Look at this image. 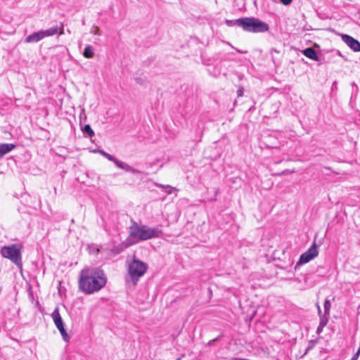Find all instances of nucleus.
<instances>
[{
  "label": "nucleus",
  "mask_w": 360,
  "mask_h": 360,
  "mask_svg": "<svg viewBox=\"0 0 360 360\" xmlns=\"http://www.w3.org/2000/svg\"><path fill=\"white\" fill-rule=\"evenodd\" d=\"M107 282L103 270L99 268H86L80 272L79 287L87 294L98 291L103 288Z\"/></svg>",
  "instance_id": "1"
},
{
  "label": "nucleus",
  "mask_w": 360,
  "mask_h": 360,
  "mask_svg": "<svg viewBox=\"0 0 360 360\" xmlns=\"http://www.w3.org/2000/svg\"><path fill=\"white\" fill-rule=\"evenodd\" d=\"M162 225L150 227L146 225H139L135 223L129 228L130 231L128 240L134 241V243H136L139 241L160 238L162 233Z\"/></svg>",
  "instance_id": "2"
},
{
  "label": "nucleus",
  "mask_w": 360,
  "mask_h": 360,
  "mask_svg": "<svg viewBox=\"0 0 360 360\" xmlns=\"http://www.w3.org/2000/svg\"><path fill=\"white\" fill-rule=\"evenodd\" d=\"M0 253L2 257L11 260L18 269H22V250L18 244L5 245L1 248Z\"/></svg>",
  "instance_id": "3"
},
{
  "label": "nucleus",
  "mask_w": 360,
  "mask_h": 360,
  "mask_svg": "<svg viewBox=\"0 0 360 360\" xmlns=\"http://www.w3.org/2000/svg\"><path fill=\"white\" fill-rule=\"evenodd\" d=\"M243 30L249 32L262 33L269 30V25L256 18H243Z\"/></svg>",
  "instance_id": "4"
},
{
  "label": "nucleus",
  "mask_w": 360,
  "mask_h": 360,
  "mask_svg": "<svg viewBox=\"0 0 360 360\" xmlns=\"http://www.w3.org/2000/svg\"><path fill=\"white\" fill-rule=\"evenodd\" d=\"M147 269L148 266L145 262L136 257L132 259L129 264L128 271L134 285H136L139 278L145 274Z\"/></svg>",
  "instance_id": "5"
},
{
  "label": "nucleus",
  "mask_w": 360,
  "mask_h": 360,
  "mask_svg": "<svg viewBox=\"0 0 360 360\" xmlns=\"http://www.w3.org/2000/svg\"><path fill=\"white\" fill-rule=\"evenodd\" d=\"M98 151L103 157L107 158L108 160L113 162L115 163V165L117 167H119V168H120L122 169H124V170H125L127 172H131L133 174H139L141 172L139 170H138L136 169H134V167H132L130 165H127L124 162L119 160L118 159H117L113 155L106 153L105 151H104L103 150H98Z\"/></svg>",
  "instance_id": "6"
},
{
  "label": "nucleus",
  "mask_w": 360,
  "mask_h": 360,
  "mask_svg": "<svg viewBox=\"0 0 360 360\" xmlns=\"http://www.w3.org/2000/svg\"><path fill=\"white\" fill-rule=\"evenodd\" d=\"M319 254L318 247L315 242L303 254L301 255L298 262L296 264L295 269L298 266L306 264L315 258Z\"/></svg>",
  "instance_id": "7"
},
{
  "label": "nucleus",
  "mask_w": 360,
  "mask_h": 360,
  "mask_svg": "<svg viewBox=\"0 0 360 360\" xmlns=\"http://www.w3.org/2000/svg\"><path fill=\"white\" fill-rule=\"evenodd\" d=\"M51 317L54 321V323L57 328L59 330L63 339L68 342L70 339V337L68 336L64 326L63 321L62 320V318L60 316V314L59 313V310L58 308L55 309L54 311L51 314Z\"/></svg>",
  "instance_id": "8"
},
{
  "label": "nucleus",
  "mask_w": 360,
  "mask_h": 360,
  "mask_svg": "<svg viewBox=\"0 0 360 360\" xmlns=\"http://www.w3.org/2000/svg\"><path fill=\"white\" fill-rule=\"evenodd\" d=\"M341 39L352 50L360 51V42L358 40L346 34H341Z\"/></svg>",
  "instance_id": "9"
},
{
  "label": "nucleus",
  "mask_w": 360,
  "mask_h": 360,
  "mask_svg": "<svg viewBox=\"0 0 360 360\" xmlns=\"http://www.w3.org/2000/svg\"><path fill=\"white\" fill-rule=\"evenodd\" d=\"M133 244H134V241L128 240L127 238L126 241L112 248L110 250V252L112 255L115 256L122 252L125 249H127L128 247Z\"/></svg>",
  "instance_id": "10"
},
{
  "label": "nucleus",
  "mask_w": 360,
  "mask_h": 360,
  "mask_svg": "<svg viewBox=\"0 0 360 360\" xmlns=\"http://www.w3.org/2000/svg\"><path fill=\"white\" fill-rule=\"evenodd\" d=\"M316 307H317V309H318L319 316V317H322V318H326H326H328V319H329L330 310V308H331L330 301L328 299H326L325 300L324 306H323L324 307V313L323 314L322 313L321 307H320V306L319 305L318 303L316 304Z\"/></svg>",
  "instance_id": "11"
},
{
  "label": "nucleus",
  "mask_w": 360,
  "mask_h": 360,
  "mask_svg": "<svg viewBox=\"0 0 360 360\" xmlns=\"http://www.w3.org/2000/svg\"><path fill=\"white\" fill-rule=\"evenodd\" d=\"M43 39V34L41 30H40L28 35L25 38V41L26 43H37Z\"/></svg>",
  "instance_id": "12"
},
{
  "label": "nucleus",
  "mask_w": 360,
  "mask_h": 360,
  "mask_svg": "<svg viewBox=\"0 0 360 360\" xmlns=\"http://www.w3.org/2000/svg\"><path fill=\"white\" fill-rule=\"evenodd\" d=\"M302 53L309 59L319 61V58L316 50L311 47L307 48L302 51Z\"/></svg>",
  "instance_id": "13"
},
{
  "label": "nucleus",
  "mask_w": 360,
  "mask_h": 360,
  "mask_svg": "<svg viewBox=\"0 0 360 360\" xmlns=\"http://www.w3.org/2000/svg\"><path fill=\"white\" fill-rule=\"evenodd\" d=\"M15 148L13 143H0V158Z\"/></svg>",
  "instance_id": "14"
},
{
  "label": "nucleus",
  "mask_w": 360,
  "mask_h": 360,
  "mask_svg": "<svg viewBox=\"0 0 360 360\" xmlns=\"http://www.w3.org/2000/svg\"><path fill=\"white\" fill-rule=\"evenodd\" d=\"M58 30H59V27L58 25H56L54 27H50L49 29H47V30H41V32H42V34H43V37L45 38V37H51V36H53L55 34H57L58 32Z\"/></svg>",
  "instance_id": "15"
},
{
  "label": "nucleus",
  "mask_w": 360,
  "mask_h": 360,
  "mask_svg": "<svg viewBox=\"0 0 360 360\" xmlns=\"http://www.w3.org/2000/svg\"><path fill=\"white\" fill-rule=\"evenodd\" d=\"M243 18H240L236 20H226V24L229 27L238 26L242 28L243 27Z\"/></svg>",
  "instance_id": "16"
},
{
  "label": "nucleus",
  "mask_w": 360,
  "mask_h": 360,
  "mask_svg": "<svg viewBox=\"0 0 360 360\" xmlns=\"http://www.w3.org/2000/svg\"><path fill=\"white\" fill-rule=\"evenodd\" d=\"M83 56L86 58H92L94 56V49L91 45H87L83 52Z\"/></svg>",
  "instance_id": "17"
},
{
  "label": "nucleus",
  "mask_w": 360,
  "mask_h": 360,
  "mask_svg": "<svg viewBox=\"0 0 360 360\" xmlns=\"http://www.w3.org/2000/svg\"><path fill=\"white\" fill-rule=\"evenodd\" d=\"M319 319H320L319 325L316 329L317 334H320L323 331V328L327 325L328 320H329L326 317V318L319 317Z\"/></svg>",
  "instance_id": "18"
},
{
  "label": "nucleus",
  "mask_w": 360,
  "mask_h": 360,
  "mask_svg": "<svg viewBox=\"0 0 360 360\" xmlns=\"http://www.w3.org/2000/svg\"><path fill=\"white\" fill-rule=\"evenodd\" d=\"M82 131L84 133L86 134L89 137H92L94 136V131L89 124H86L82 129Z\"/></svg>",
  "instance_id": "19"
},
{
  "label": "nucleus",
  "mask_w": 360,
  "mask_h": 360,
  "mask_svg": "<svg viewBox=\"0 0 360 360\" xmlns=\"http://www.w3.org/2000/svg\"><path fill=\"white\" fill-rule=\"evenodd\" d=\"M157 186L162 188L167 194H171L174 189L169 185L157 184Z\"/></svg>",
  "instance_id": "20"
},
{
  "label": "nucleus",
  "mask_w": 360,
  "mask_h": 360,
  "mask_svg": "<svg viewBox=\"0 0 360 360\" xmlns=\"http://www.w3.org/2000/svg\"><path fill=\"white\" fill-rule=\"evenodd\" d=\"M295 172V170L285 169L283 172H281V173H278L277 175H278V176L287 175V174H292Z\"/></svg>",
  "instance_id": "21"
},
{
  "label": "nucleus",
  "mask_w": 360,
  "mask_h": 360,
  "mask_svg": "<svg viewBox=\"0 0 360 360\" xmlns=\"http://www.w3.org/2000/svg\"><path fill=\"white\" fill-rule=\"evenodd\" d=\"M91 32L94 34H96V35H101V30L98 27H96L94 30H92L91 31Z\"/></svg>",
  "instance_id": "22"
},
{
  "label": "nucleus",
  "mask_w": 360,
  "mask_h": 360,
  "mask_svg": "<svg viewBox=\"0 0 360 360\" xmlns=\"http://www.w3.org/2000/svg\"><path fill=\"white\" fill-rule=\"evenodd\" d=\"M58 34L59 35H62L64 34V25L63 22L60 23V26L59 27V30H58Z\"/></svg>",
  "instance_id": "23"
},
{
  "label": "nucleus",
  "mask_w": 360,
  "mask_h": 360,
  "mask_svg": "<svg viewBox=\"0 0 360 360\" xmlns=\"http://www.w3.org/2000/svg\"><path fill=\"white\" fill-rule=\"evenodd\" d=\"M281 2L285 5V6H288L289 4H290L292 3V0H280Z\"/></svg>",
  "instance_id": "24"
},
{
  "label": "nucleus",
  "mask_w": 360,
  "mask_h": 360,
  "mask_svg": "<svg viewBox=\"0 0 360 360\" xmlns=\"http://www.w3.org/2000/svg\"><path fill=\"white\" fill-rule=\"evenodd\" d=\"M243 94V88H240L238 91H237V94H238V96H241Z\"/></svg>",
  "instance_id": "25"
},
{
  "label": "nucleus",
  "mask_w": 360,
  "mask_h": 360,
  "mask_svg": "<svg viewBox=\"0 0 360 360\" xmlns=\"http://www.w3.org/2000/svg\"><path fill=\"white\" fill-rule=\"evenodd\" d=\"M219 338H220V337L219 336V337H217V338H214V339H213V340H210V341L209 342V343H208V344H209V345H212V344L213 342H214L215 341H217L218 340H219Z\"/></svg>",
  "instance_id": "26"
},
{
  "label": "nucleus",
  "mask_w": 360,
  "mask_h": 360,
  "mask_svg": "<svg viewBox=\"0 0 360 360\" xmlns=\"http://www.w3.org/2000/svg\"><path fill=\"white\" fill-rule=\"evenodd\" d=\"M359 356L358 354H354L350 360H358Z\"/></svg>",
  "instance_id": "27"
},
{
  "label": "nucleus",
  "mask_w": 360,
  "mask_h": 360,
  "mask_svg": "<svg viewBox=\"0 0 360 360\" xmlns=\"http://www.w3.org/2000/svg\"><path fill=\"white\" fill-rule=\"evenodd\" d=\"M236 51H237L238 53H248V51H241V50L238 49H236Z\"/></svg>",
  "instance_id": "28"
},
{
  "label": "nucleus",
  "mask_w": 360,
  "mask_h": 360,
  "mask_svg": "<svg viewBox=\"0 0 360 360\" xmlns=\"http://www.w3.org/2000/svg\"><path fill=\"white\" fill-rule=\"evenodd\" d=\"M338 54L340 56H341V57H342V58H343V56L342 55V53H340V51H338Z\"/></svg>",
  "instance_id": "29"
},
{
  "label": "nucleus",
  "mask_w": 360,
  "mask_h": 360,
  "mask_svg": "<svg viewBox=\"0 0 360 360\" xmlns=\"http://www.w3.org/2000/svg\"><path fill=\"white\" fill-rule=\"evenodd\" d=\"M309 349H310V347H308V348L307 349V351H306L305 354H306V353L309 350Z\"/></svg>",
  "instance_id": "30"
}]
</instances>
